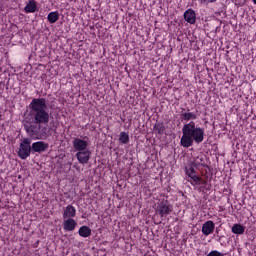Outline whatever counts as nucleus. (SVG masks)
Returning a JSON list of instances; mask_svg holds the SVG:
<instances>
[{
  "label": "nucleus",
  "instance_id": "4be33fe9",
  "mask_svg": "<svg viewBox=\"0 0 256 256\" xmlns=\"http://www.w3.org/2000/svg\"><path fill=\"white\" fill-rule=\"evenodd\" d=\"M195 168L190 164L189 166L185 167V173L186 175L189 173H195Z\"/></svg>",
  "mask_w": 256,
  "mask_h": 256
},
{
  "label": "nucleus",
  "instance_id": "a211bd4d",
  "mask_svg": "<svg viewBox=\"0 0 256 256\" xmlns=\"http://www.w3.org/2000/svg\"><path fill=\"white\" fill-rule=\"evenodd\" d=\"M47 19L51 24L57 23V21H59V12L58 11L50 12L47 16Z\"/></svg>",
  "mask_w": 256,
  "mask_h": 256
},
{
  "label": "nucleus",
  "instance_id": "5701e85b",
  "mask_svg": "<svg viewBox=\"0 0 256 256\" xmlns=\"http://www.w3.org/2000/svg\"><path fill=\"white\" fill-rule=\"evenodd\" d=\"M190 165H192L194 169H199L201 167V164L199 163L198 159H194V161H192Z\"/></svg>",
  "mask_w": 256,
  "mask_h": 256
},
{
  "label": "nucleus",
  "instance_id": "f3484780",
  "mask_svg": "<svg viewBox=\"0 0 256 256\" xmlns=\"http://www.w3.org/2000/svg\"><path fill=\"white\" fill-rule=\"evenodd\" d=\"M119 143H122V145H128L129 144V133L128 132H120Z\"/></svg>",
  "mask_w": 256,
  "mask_h": 256
},
{
  "label": "nucleus",
  "instance_id": "0eeeda50",
  "mask_svg": "<svg viewBox=\"0 0 256 256\" xmlns=\"http://www.w3.org/2000/svg\"><path fill=\"white\" fill-rule=\"evenodd\" d=\"M49 149V143L38 141L32 143V153H45Z\"/></svg>",
  "mask_w": 256,
  "mask_h": 256
},
{
  "label": "nucleus",
  "instance_id": "6ab92c4d",
  "mask_svg": "<svg viewBox=\"0 0 256 256\" xmlns=\"http://www.w3.org/2000/svg\"><path fill=\"white\" fill-rule=\"evenodd\" d=\"M201 176L196 175L193 176L191 179H188L189 183L195 187V185H199L201 183Z\"/></svg>",
  "mask_w": 256,
  "mask_h": 256
},
{
  "label": "nucleus",
  "instance_id": "b1692460",
  "mask_svg": "<svg viewBox=\"0 0 256 256\" xmlns=\"http://www.w3.org/2000/svg\"><path fill=\"white\" fill-rule=\"evenodd\" d=\"M202 5H209V3H216L217 0H199Z\"/></svg>",
  "mask_w": 256,
  "mask_h": 256
},
{
  "label": "nucleus",
  "instance_id": "412c9836",
  "mask_svg": "<svg viewBox=\"0 0 256 256\" xmlns=\"http://www.w3.org/2000/svg\"><path fill=\"white\" fill-rule=\"evenodd\" d=\"M198 185H201V189H205L206 191L210 190V188L207 187V181L203 180V178H201V181Z\"/></svg>",
  "mask_w": 256,
  "mask_h": 256
},
{
  "label": "nucleus",
  "instance_id": "2eb2a0df",
  "mask_svg": "<svg viewBox=\"0 0 256 256\" xmlns=\"http://www.w3.org/2000/svg\"><path fill=\"white\" fill-rule=\"evenodd\" d=\"M154 131L159 135H165V124L163 122H156L153 127Z\"/></svg>",
  "mask_w": 256,
  "mask_h": 256
},
{
  "label": "nucleus",
  "instance_id": "f8f14e48",
  "mask_svg": "<svg viewBox=\"0 0 256 256\" xmlns=\"http://www.w3.org/2000/svg\"><path fill=\"white\" fill-rule=\"evenodd\" d=\"M77 215V210L73 207V205H68L63 212V219H73Z\"/></svg>",
  "mask_w": 256,
  "mask_h": 256
},
{
  "label": "nucleus",
  "instance_id": "4468645a",
  "mask_svg": "<svg viewBox=\"0 0 256 256\" xmlns=\"http://www.w3.org/2000/svg\"><path fill=\"white\" fill-rule=\"evenodd\" d=\"M78 235L80 237H91V228H89V226H81L78 230Z\"/></svg>",
  "mask_w": 256,
  "mask_h": 256
},
{
  "label": "nucleus",
  "instance_id": "aec40b11",
  "mask_svg": "<svg viewBox=\"0 0 256 256\" xmlns=\"http://www.w3.org/2000/svg\"><path fill=\"white\" fill-rule=\"evenodd\" d=\"M195 159L198 160V163L201 167H207V164H205V158H203V156H198Z\"/></svg>",
  "mask_w": 256,
  "mask_h": 256
},
{
  "label": "nucleus",
  "instance_id": "6e6552de",
  "mask_svg": "<svg viewBox=\"0 0 256 256\" xmlns=\"http://www.w3.org/2000/svg\"><path fill=\"white\" fill-rule=\"evenodd\" d=\"M73 148L76 151H85L87 147L89 146V143L86 140H83L81 138H74L72 141Z\"/></svg>",
  "mask_w": 256,
  "mask_h": 256
},
{
  "label": "nucleus",
  "instance_id": "393cba45",
  "mask_svg": "<svg viewBox=\"0 0 256 256\" xmlns=\"http://www.w3.org/2000/svg\"><path fill=\"white\" fill-rule=\"evenodd\" d=\"M186 175H187L188 179H193V177L197 176V172H190Z\"/></svg>",
  "mask_w": 256,
  "mask_h": 256
},
{
  "label": "nucleus",
  "instance_id": "39448f33",
  "mask_svg": "<svg viewBox=\"0 0 256 256\" xmlns=\"http://www.w3.org/2000/svg\"><path fill=\"white\" fill-rule=\"evenodd\" d=\"M76 158L81 165H87V163H89V159H91V150L87 148L85 150H80L76 153Z\"/></svg>",
  "mask_w": 256,
  "mask_h": 256
},
{
  "label": "nucleus",
  "instance_id": "f257e3e1",
  "mask_svg": "<svg viewBox=\"0 0 256 256\" xmlns=\"http://www.w3.org/2000/svg\"><path fill=\"white\" fill-rule=\"evenodd\" d=\"M29 115L26 116L22 122L24 130L32 137V139H47L49 137L47 127L41 125H48L50 115L47 112V99L34 98L29 104Z\"/></svg>",
  "mask_w": 256,
  "mask_h": 256
},
{
  "label": "nucleus",
  "instance_id": "7ed1b4c3",
  "mask_svg": "<svg viewBox=\"0 0 256 256\" xmlns=\"http://www.w3.org/2000/svg\"><path fill=\"white\" fill-rule=\"evenodd\" d=\"M18 157L25 161V159L31 157V153H33V148L31 145V138H24L18 149Z\"/></svg>",
  "mask_w": 256,
  "mask_h": 256
},
{
  "label": "nucleus",
  "instance_id": "9d476101",
  "mask_svg": "<svg viewBox=\"0 0 256 256\" xmlns=\"http://www.w3.org/2000/svg\"><path fill=\"white\" fill-rule=\"evenodd\" d=\"M184 19L187 23H190V25H195L197 22V14H195V10L188 9L184 12Z\"/></svg>",
  "mask_w": 256,
  "mask_h": 256
},
{
  "label": "nucleus",
  "instance_id": "dca6fc26",
  "mask_svg": "<svg viewBox=\"0 0 256 256\" xmlns=\"http://www.w3.org/2000/svg\"><path fill=\"white\" fill-rule=\"evenodd\" d=\"M232 233H234V235H243L245 233V227L241 224H234L232 226Z\"/></svg>",
  "mask_w": 256,
  "mask_h": 256
},
{
  "label": "nucleus",
  "instance_id": "ddd939ff",
  "mask_svg": "<svg viewBox=\"0 0 256 256\" xmlns=\"http://www.w3.org/2000/svg\"><path fill=\"white\" fill-rule=\"evenodd\" d=\"M25 13H35L37 12V1L29 0L26 6L24 7Z\"/></svg>",
  "mask_w": 256,
  "mask_h": 256
},
{
  "label": "nucleus",
  "instance_id": "20e7f679",
  "mask_svg": "<svg viewBox=\"0 0 256 256\" xmlns=\"http://www.w3.org/2000/svg\"><path fill=\"white\" fill-rule=\"evenodd\" d=\"M157 213L160 215V217L170 215L173 213V205L169 204L167 200L162 201L157 206Z\"/></svg>",
  "mask_w": 256,
  "mask_h": 256
},
{
  "label": "nucleus",
  "instance_id": "9b49d317",
  "mask_svg": "<svg viewBox=\"0 0 256 256\" xmlns=\"http://www.w3.org/2000/svg\"><path fill=\"white\" fill-rule=\"evenodd\" d=\"M76 227H77V221H75V219H73V218H67L63 222L64 231L71 232L74 229H76Z\"/></svg>",
  "mask_w": 256,
  "mask_h": 256
},
{
  "label": "nucleus",
  "instance_id": "f03ea898",
  "mask_svg": "<svg viewBox=\"0 0 256 256\" xmlns=\"http://www.w3.org/2000/svg\"><path fill=\"white\" fill-rule=\"evenodd\" d=\"M205 139V129L197 126L194 121H190L182 127V137L180 139L181 147L189 149L193 143L199 145Z\"/></svg>",
  "mask_w": 256,
  "mask_h": 256
},
{
  "label": "nucleus",
  "instance_id": "423d86ee",
  "mask_svg": "<svg viewBox=\"0 0 256 256\" xmlns=\"http://www.w3.org/2000/svg\"><path fill=\"white\" fill-rule=\"evenodd\" d=\"M197 119V115L194 112H190L189 109L185 111V108H181L180 112V121L183 123L185 121L186 123H189V121H195Z\"/></svg>",
  "mask_w": 256,
  "mask_h": 256
},
{
  "label": "nucleus",
  "instance_id": "1a4fd4ad",
  "mask_svg": "<svg viewBox=\"0 0 256 256\" xmlns=\"http://www.w3.org/2000/svg\"><path fill=\"white\" fill-rule=\"evenodd\" d=\"M215 231V222L213 220H208L202 225V233L206 237L213 234Z\"/></svg>",
  "mask_w": 256,
  "mask_h": 256
}]
</instances>
